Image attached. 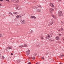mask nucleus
<instances>
[{"label": "nucleus", "instance_id": "f257e3e1", "mask_svg": "<svg viewBox=\"0 0 64 64\" xmlns=\"http://www.w3.org/2000/svg\"><path fill=\"white\" fill-rule=\"evenodd\" d=\"M58 14L59 16H63V13L61 11H59Z\"/></svg>", "mask_w": 64, "mask_h": 64}, {"label": "nucleus", "instance_id": "f03ea898", "mask_svg": "<svg viewBox=\"0 0 64 64\" xmlns=\"http://www.w3.org/2000/svg\"><path fill=\"white\" fill-rule=\"evenodd\" d=\"M26 54L27 56H28L29 54H30V50H28L26 51Z\"/></svg>", "mask_w": 64, "mask_h": 64}, {"label": "nucleus", "instance_id": "7ed1b4c3", "mask_svg": "<svg viewBox=\"0 0 64 64\" xmlns=\"http://www.w3.org/2000/svg\"><path fill=\"white\" fill-rule=\"evenodd\" d=\"M20 22L22 24H25V20H22L20 21Z\"/></svg>", "mask_w": 64, "mask_h": 64}, {"label": "nucleus", "instance_id": "20e7f679", "mask_svg": "<svg viewBox=\"0 0 64 64\" xmlns=\"http://www.w3.org/2000/svg\"><path fill=\"white\" fill-rule=\"evenodd\" d=\"M49 11L50 12V13H52V11H54V9L52 8H49Z\"/></svg>", "mask_w": 64, "mask_h": 64}, {"label": "nucleus", "instance_id": "39448f33", "mask_svg": "<svg viewBox=\"0 0 64 64\" xmlns=\"http://www.w3.org/2000/svg\"><path fill=\"white\" fill-rule=\"evenodd\" d=\"M20 47L21 48H22V47H27V44H24V45L21 46H20Z\"/></svg>", "mask_w": 64, "mask_h": 64}, {"label": "nucleus", "instance_id": "423d86ee", "mask_svg": "<svg viewBox=\"0 0 64 64\" xmlns=\"http://www.w3.org/2000/svg\"><path fill=\"white\" fill-rule=\"evenodd\" d=\"M53 24V20H52L51 21H50V25H52Z\"/></svg>", "mask_w": 64, "mask_h": 64}, {"label": "nucleus", "instance_id": "0eeeda50", "mask_svg": "<svg viewBox=\"0 0 64 64\" xmlns=\"http://www.w3.org/2000/svg\"><path fill=\"white\" fill-rule=\"evenodd\" d=\"M32 8L33 9H37V8H38V7L37 6H33L32 7Z\"/></svg>", "mask_w": 64, "mask_h": 64}, {"label": "nucleus", "instance_id": "6e6552de", "mask_svg": "<svg viewBox=\"0 0 64 64\" xmlns=\"http://www.w3.org/2000/svg\"><path fill=\"white\" fill-rule=\"evenodd\" d=\"M56 39L57 40H59L60 39L58 36H56Z\"/></svg>", "mask_w": 64, "mask_h": 64}, {"label": "nucleus", "instance_id": "1a4fd4ad", "mask_svg": "<svg viewBox=\"0 0 64 64\" xmlns=\"http://www.w3.org/2000/svg\"><path fill=\"white\" fill-rule=\"evenodd\" d=\"M37 47H39L40 46V43H38L37 44Z\"/></svg>", "mask_w": 64, "mask_h": 64}, {"label": "nucleus", "instance_id": "9d476101", "mask_svg": "<svg viewBox=\"0 0 64 64\" xmlns=\"http://www.w3.org/2000/svg\"><path fill=\"white\" fill-rule=\"evenodd\" d=\"M46 39H49L50 36H49V34H48L47 36H46Z\"/></svg>", "mask_w": 64, "mask_h": 64}, {"label": "nucleus", "instance_id": "9b49d317", "mask_svg": "<svg viewBox=\"0 0 64 64\" xmlns=\"http://www.w3.org/2000/svg\"><path fill=\"white\" fill-rule=\"evenodd\" d=\"M52 16L54 19H56V16H55L53 15H52Z\"/></svg>", "mask_w": 64, "mask_h": 64}, {"label": "nucleus", "instance_id": "f8f14e48", "mask_svg": "<svg viewBox=\"0 0 64 64\" xmlns=\"http://www.w3.org/2000/svg\"><path fill=\"white\" fill-rule=\"evenodd\" d=\"M50 5L51 7H54V4H53L52 3H51L50 4Z\"/></svg>", "mask_w": 64, "mask_h": 64}, {"label": "nucleus", "instance_id": "ddd939ff", "mask_svg": "<svg viewBox=\"0 0 64 64\" xmlns=\"http://www.w3.org/2000/svg\"><path fill=\"white\" fill-rule=\"evenodd\" d=\"M21 16H20L19 15H18L16 17V18H21Z\"/></svg>", "mask_w": 64, "mask_h": 64}, {"label": "nucleus", "instance_id": "4468645a", "mask_svg": "<svg viewBox=\"0 0 64 64\" xmlns=\"http://www.w3.org/2000/svg\"><path fill=\"white\" fill-rule=\"evenodd\" d=\"M31 18H34V19H36V18L35 17V16H31Z\"/></svg>", "mask_w": 64, "mask_h": 64}, {"label": "nucleus", "instance_id": "2eb2a0df", "mask_svg": "<svg viewBox=\"0 0 64 64\" xmlns=\"http://www.w3.org/2000/svg\"><path fill=\"white\" fill-rule=\"evenodd\" d=\"M37 6L40 8H42V6L38 4L37 5Z\"/></svg>", "mask_w": 64, "mask_h": 64}, {"label": "nucleus", "instance_id": "dca6fc26", "mask_svg": "<svg viewBox=\"0 0 64 64\" xmlns=\"http://www.w3.org/2000/svg\"><path fill=\"white\" fill-rule=\"evenodd\" d=\"M41 11V10L40 9H38L37 10V12H40Z\"/></svg>", "mask_w": 64, "mask_h": 64}, {"label": "nucleus", "instance_id": "f3484780", "mask_svg": "<svg viewBox=\"0 0 64 64\" xmlns=\"http://www.w3.org/2000/svg\"><path fill=\"white\" fill-rule=\"evenodd\" d=\"M59 31H63V28H61L60 30H58Z\"/></svg>", "mask_w": 64, "mask_h": 64}, {"label": "nucleus", "instance_id": "a211bd4d", "mask_svg": "<svg viewBox=\"0 0 64 64\" xmlns=\"http://www.w3.org/2000/svg\"><path fill=\"white\" fill-rule=\"evenodd\" d=\"M61 23L62 24H64V21H62L61 22Z\"/></svg>", "mask_w": 64, "mask_h": 64}, {"label": "nucleus", "instance_id": "6ab92c4d", "mask_svg": "<svg viewBox=\"0 0 64 64\" xmlns=\"http://www.w3.org/2000/svg\"><path fill=\"white\" fill-rule=\"evenodd\" d=\"M32 59L33 60H35V57H32Z\"/></svg>", "mask_w": 64, "mask_h": 64}, {"label": "nucleus", "instance_id": "aec40b11", "mask_svg": "<svg viewBox=\"0 0 64 64\" xmlns=\"http://www.w3.org/2000/svg\"><path fill=\"white\" fill-rule=\"evenodd\" d=\"M53 32H50V34H53Z\"/></svg>", "mask_w": 64, "mask_h": 64}, {"label": "nucleus", "instance_id": "412c9836", "mask_svg": "<svg viewBox=\"0 0 64 64\" xmlns=\"http://www.w3.org/2000/svg\"><path fill=\"white\" fill-rule=\"evenodd\" d=\"M17 18H16L14 19V21H17Z\"/></svg>", "mask_w": 64, "mask_h": 64}, {"label": "nucleus", "instance_id": "4be33fe9", "mask_svg": "<svg viewBox=\"0 0 64 64\" xmlns=\"http://www.w3.org/2000/svg\"><path fill=\"white\" fill-rule=\"evenodd\" d=\"M58 2H61L62 1L61 0H58Z\"/></svg>", "mask_w": 64, "mask_h": 64}, {"label": "nucleus", "instance_id": "5701e85b", "mask_svg": "<svg viewBox=\"0 0 64 64\" xmlns=\"http://www.w3.org/2000/svg\"><path fill=\"white\" fill-rule=\"evenodd\" d=\"M10 14V15H12L13 14L11 13V12H9Z\"/></svg>", "mask_w": 64, "mask_h": 64}, {"label": "nucleus", "instance_id": "b1692460", "mask_svg": "<svg viewBox=\"0 0 64 64\" xmlns=\"http://www.w3.org/2000/svg\"><path fill=\"white\" fill-rule=\"evenodd\" d=\"M19 2V0H17V1L15 2V3H18Z\"/></svg>", "mask_w": 64, "mask_h": 64}, {"label": "nucleus", "instance_id": "393cba45", "mask_svg": "<svg viewBox=\"0 0 64 64\" xmlns=\"http://www.w3.org/2000/svg\"><path fill=\"white\" fill-rule=\"evenodd\" d=\"M12 2H14V1H16V0H12Z\"/></svg>", "mask_w": 64, "mask_h": 64}, {"label": "nucleus", "instance_id": "a878e982", "mask_svg": "<svg viewBox=\"0 0 64 64\" xmlns=\"http://www.w3.org/2000/svg\"><path fill=\"white\" fill-rule=\"evenodd\" d=\"M8 49H11V47L9 46L8 47Z\"/></svg>", "mask_w": 64, "mask_h": 64}, {"label": "nucleus", "instance_id": "bb28decb", "mask_svg": "<svg viewBox=\"0 0 64 64\" xmlns=\"http://www.w3.org/2000/svg\"><path fill=\"white\" fill-rule=\"evenodd\" d=\"M49 36L50 37H52V36H51V35L50 34V35H49Z\"/></svg>", "mask_w": 64, "mask_h": 64}, {"label": "nucleus", "instance_id": "cd10ccee", "mask_svg": "<svg viewBox=\"0 0 64 64\" xmlns=\"http://www.w3.org/2000/svg\"><path fill=\"white\" fill-rule=\"evenodd\" d=\"M18 14V12H16V14L17 15Z\"/></svg>", "mask_w": 64, "mask_h": 64}, {"label": "nucleus", "instance_id": "c85d7f7f", "mask_svg": "<svg viewBox=\"0 0 64 64\" xmlns=\"http://www.w3.org/2000/svg\"><path fill=\"white\" fill-rule=\"evenodd\" d=\"M4 58H5L4 56H2V59H4Z\"/></svg>", "mask_w": 64, "mask_h": 64}, {"label": "nucleus", "instance_id": "c756f323", "mask_svg": "<svg viewBox=\"0 0 64 64\" xmlns=\"http://www.w3.org/2000/svg\"><path fill=\"white\" fill-rule=\"evenodd\" d=\"M42 59H44V57H42Z\"/></svg>", "mask_w": 64, "mask_h": 64}, {"label": "nucleus", "instance_id": "7c9ffc66", "mask_svg": "<svg viewBox=\"0 0 64 64\" xmlns=\"http://www.w3.org/2000/svg\"><path fill=\"white\" fill-rule=\"evenodd\" d=\"M41 39H44V38H43L42 37H41Z\"/></svg>", "mask_w": 64, "mask_h": 64}, {"label": "nucleus", "instance_id": "2f4dec72", "mask_svg": "<svg viewBox=\"0 0 64 64\" xmlns=\"http://www.w3.org/2000/svg\"><path fill=\"white\" fill-rule=\"evenodd\" d=\"M33 30H32L31 32V33H33Z\"/></svg>", "mask_w": 64, "mask_h": 64}, {"label": "nucleus", "instance_id": "473e14b6", "mask_svg": "<svg viewBox=\"0 0 64 64\" xmlns=\"http://www.w3.org/2000/svg\"><path fill=\"white\" fill-rule=\"evenodd\" d=\"M34 56H36V55H37V54H34Z\"/></svg>", "mask_w": 64, "mask_h": 64}, {"label": "nucleus", "instance_id": "72a5a7b5", "mask_svg": "<svg viewBox=\"0 0 64 64\" xmlns=\"http://www.w3.org/2000/svg\"><path fill=\"white\" fill-rule=\"evenodd\" d=\"M51 41H54V40H53V39H52Z\"/></svg>", "mask_w": 64, "mask_h": 64}, {"label": "nucleus", "instance_id": "f704fd0d", "mask_svg": "<svg viewBox=\"0 0 64 64\" xmlns=\"http://www.w3.org/2000/svg\"><path fill=\"white\" fill-rule=\"evenodd\" d=\"M28 64H31V62H28Z\"/></svg>", "mask_w": 64, "mask_h": 64}, {"label": "nucleus", "instance_id": "c9c22d12", "mask_svg": "<svg viewBox=\"0 0 64 64\" xmlns=\"http://www.w3.org/2000/svg\"><path fill=\"white\" fill-rule=\"evenodd\" d=\"M16 12H13V14H16Z\"/></svg>", "mask_w": 64, "mask_h": 64}, {"label": "nucleus", "instance_id": "e433bc0d", "mask_svg": "<svg viewBox=\"0 0 64 64\" xmlns=\"http://www.w3.org/2000/svg\"><path fill=\"white\" fill-rule=\"evenodd\" d=\"M64 55H62L61 57H62V56H64Z\"/></svg>", "mask_w": 64, "mask_h": 64}, {"label": "nucleus", "instance_id": "4c0bfd02", "mask_svg": "<svg viewBox=\"0 0 64 64\" xmlns=\"http://www.w3.org/2000/svg\"><path fill=\"white\" fill-rule=\"evenodd\" d=\"M6 0V1H8V2L9 1L8 0Z\"/></svg>", "mask_w": 64, "mask_h": 64}, {"label": "nucleus", "instance_id": "58836bf2", "mask_svg": "<svg viewBox=\"0 0 64 64\" xmlns=\"http://www.w3.org/2000/svg\"><path fill=\"white\" fill-rule=\"evenodd\" d=\"M60 64H62V63L60 62Z\"/></svg>", "mask_w": 64, "mask_h": 64}, {"label": "nucleus", "instance_id": "ea45409f", "mask_svg": "<svg viewBox=\"0 0 64 64\" xmlns=\"http://www.w3.org/2000/svg\"><path fill=\"white\" fill-rule=\"evenodd\" d=\"M1 36H2L1 34H0V37H1Z\"/></svg>", "mask_w": 64, "mask_h": 64}, {"label": "nucleus", "instance_id": "a19ab883", "mask_svg": "<svg viewBox=\"0 0 64 64\" xmlns=\"http://www.w3.org/2000/svg\"><path fill=\"white\" fill-rule=\"evenodd\" d=\"M0 1H3V0H0Z\"/></svg>", "mask_w": 64, "mask_h": 64}, {"label": "nucleus", "instance_id": "79ce46f5", "mask_svg": "<svg viewBox=\"0 0 64 64\" xmlns=\"http://www.w3.org/2000/svg\"><path fill=\"white\" fill-rule=\"evenodd\" d=\"M11 55H13V53H12L11 54Z\"/></svg>", "mask_w": 64, "mask_h": 64}, {"label": "nucleus", "instance_id": "37998d69", "mask_svg": "<svg viewBox=\"0 0 64 64\" xmlns=\"http://www.w3.org/2000/svg\"><path fill=\"white\" fill-rule=\"evenodd\" d=\"M16 9H18V7H17L16 8Z\"/></svg>", "mask_w": 64, "mask_h": 64}, {"label": "nucleus", "instance_id": "c03bdc74", "mask_svg": "<svg viewBox=\"0 0 64 64\" xmlns=\"http://www.w3.org/2000/svg\"><path fill=\"white\" fill-rule=\"evenodd\" d=\"M20 62V61L19 60L18 62Z\"/></svg>", "mask_w": 64, "mask_h": 64}, {"label": "nucleus", "instance_id": "a18cd8bd", "mask_svg": "<svg viewBox=\"0 0 64 64\" xmlns=\"http://www.w3.org/2000/svg\"><path fill=\"white\" fill-rule=\"evenodd\" d=\"M36 64H39V63H38V62H37V63H36Z\"/></svg>", "mask_w": 64, "mask_h": 64}, {"label": "nucleus", "instance_id": "49530a36", "mask_svg": "<svg viewBox=\"0 0 64 64\" xmlns=\"http://www.w3.org/2000/svg\"><path fill=\"white\" fill-rule=\"evenodd\" d=\"M59 35H60V36H61V34H59Z\"/></svg>", "mask_w": 64, "mask_h": 64}, {"label": "nucleus", "instance_id": "de8ad7c7", "mask_svg": "<svg viewBox=\"0 0 64 64\" xmlns=\"http://www.w3.org/2000/svg\"><path fill=\"white\" fill-rule=\"evenodd\" d=\"M1 6V4H0V7Z\"/></svg>", "mask_w": 64, "mask_h": 64}, {"label": "nucleus", "instance_id": "09e8293b", "mask_svg": "<svg viewBox=\"0 0 64 64\" xmlns=\"http://www.w3.org/2000/svg\"><path fill=\"white\" fill-rule=\"evenodd\" d=\"M60 43V42H57V43Z\"/></svg>", "mask_w": 64, "mask_h": 64}, {"label": "nucleus", "instance_id": "8fccbe9b", "mask_svg": "<svg viewBox=\"0 0 64 64\" xmlns=\"http://www.w3.org/2000/svg\"><path fill=\"white\" fill-rule=\"evenodd\" d=\"M6 50H7V49L6 48Z\"/></svg>", "mask_w": 64, "mask_h": 64}, {"label": "nucleus", "instance_id": "3c124183", "mask_svg": "<svg viewBox=\"0 0 64 64\" xmlns=\"http://www.w3.org/2000/svg\"><path fill=\"white\" fill-rule=\"evenodd\" d=\"M1 56V54H0V56Z\"/></svg>", "mask_w": 64, "mask_h": 64}]
</instances>
